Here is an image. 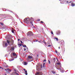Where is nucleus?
I'll return each instance as SVG.
<instances>
[{
	"instance_id": "5",
	"label": "nucleus",
	"mask_w": 75,
	"mask_h": 75,
	"mask_svg": "<svg viewBox=\"0 0 75 75\" xmlns=\"http://www.w3.org/2000/svg\"><path fill=\"white\" fill-rule=\"evenodd\" d=\"M60 32H61L60 31H59V30L57 31V35H59V34H60Z\"/></svg>"
},
{
	"instance_id": "37",
	"label": "nucleus",
	"mask_w": 75,
	"mask_h": 75,
	"mask_svg": "<svg viewBox=\"0 0 75 75\" xmlns=\"http://www.w3.org/2000/svg\"><path fill=\"white\" fill-rule=\"evenodd\" d=\"M10 69H7V70H8V71H9V70Z\"/></svg>"
},
{
	"instance_id": "41",
	"label": "nucleus",
	"mask_w": 75,
	"mask_h": 75,
	"mask_svg": "<svg viewBox=\"0 0 75 75\" xmlns=\"http://www.w3.org/2000/svg\"><path fill=\"white\" fill-rule=\"evenodd\" d=\"M18 41H20V39H18Z\"/></svg>"
},
{
	"instance_id": "49",
	"label": "nucleus",
	"mask_w": 75,
	"mask_h": 75,
	"mask_svg": "<svg viewBox=\"0 0 75 75\" xmlns=\"http://www.w3.org/2000/svg\"><path fill=\"white\" fill-rule=\"evenodd\" d=\"M71 3V2H69V3Z\"/></svg>"
},
{
	"instance_id": "27",
	"label": "nucleus",
	"mask_w": 75,
	"mask_h": 75,
	"mask_svg": "<svg viewBox=\"0 0 75 75\" xmlns=\"http://www.w3.org/2000/svg\"><path fill=\"white\" fill-rule=\"evenodd\" d=\"M55 59H55V58H54V62H55Z\"/></svg>"
},
{
	"instance_id": "47",
	"label": "nucleus",
	"mask_w": 75,
	"mask_h": 75,
	"mask_svg": "<svg viewBox=\"0 0 75 75\" xmlns=\"http://www.w3.org/2000/svg\"><path fill=\"white\" fill-rule=\"evenodd\" d=\"M66 3H68V1H67L66 2Z\"/></svg>"
},
{
	"instance_id": "22",
	"label": "nucleus",
	"mask_w": 75,
	"mask_h": 75,
	"mask_svg": "<svg viewBox=\"0 0 75 75\" xmlns=\"http://www.w3.org/2000/svg\"><path fill=\"white\" fill-rule=\"evenodd\" d=\"M29 23H30V24H32V25H33V22H32V21H30L29 22Z\"/></svg>"
},
{
	"instance_id": "23",
	"label": "nucleus",
	"mask_w": 75,
	"mask_h": 75,
	"mask_svg": "<svg viewBox=\"0 0 75 75\" xmlns=\"http://www.w3.org/2000/svg\"><path fill=\"white\" fill-rule=\"evenodd\" d=\"M40 42V43H41L42 42V41L40 40V41H38V42Z\"/></svg>"
},
{
	"instance_id": "34",
	"label": "nucleus",
	"mask_w": 75,
	"mask_h": 75,
	"mask_svg": "<svg viewBox=\"0 0 75 75\" xmlns=\"http://www.w3.org/2000/svg\"><path fill=\"white\" fill-rule=\"evenodd\" d=\"M24 51H26V49H25V48H24Z\"/></svg>"
},
{
	"instance_id": "7",
	"label": "nucleus",
	"mask_w": 75,
	"mask_h": 75,
	"mask_svg": "<svg viewBox=\"0 0 75 75\" xmlns=\"http://www.w3.org/2000/svg\"><path fill=\"white\" fill-rule=\"evenodd\" d=\"M11 44L13 45L14 43V40H13L12 39H11Z\"/></svg>"
},
{
	"instance_id": "44",
	"label": "nucleus",
	"mask_w": 75,
	"mask_h": 75,
	"mask_svg": "<svg viewBox=\"0 0 75 75\" xmlns=\"http://www.w3.org/2000/svg\"><path fill=\"white\" fill-rule=\"evenodd\" d=\"M0 68H2V67H0Z\"/></svg>"
},
{
	"instance_id": "24",
	"label": "nucleus",
	"mask_w": 75,
	"mask_h": 75,
	"mask_svg": "<svg viewBox=\"0 0 75 75\" xmlns=\"http://www.w3.org/2000/svg\"><path fill=\"white\" fill-rule=\"evenodd\" d=\"M0 24L1 25H4V24L3 23H1Z\"/></svg>"
},
{
	"instance_id": "1",
	"label": "nucleus",
	"mask_w": 75,
	"mask_h": 75,
	"mask_svg": "<svg viewBox=\"0 0 75 75\" xmlns=\"http://www.w3.org/2000/svg\"><path fill=\"white\" fill-rule=\"evenodd\" d=\"M29 18H25V19L23 20L24 22H25L26 23H29Z\"/></svg>"
},
{
	"instance_id": "54",
	"label": "nucleus",
	"mask_w": 75,
	"mask_h": 75,
	"mask_svg": "<svg viewBox=\"0 0 75 75\" xmlns=\"http://www.w3.org/2000/svg\"><path fill=\"white\" fill-rule=\"evenodd\" d=\"M40 20H39V21H40Z\"/></svg>"
},
{
	"instance_id": "15",
	"label": "nucleus",
	"mask_w": 75,
	"mask_h": 75,
	"mask_svg": "<svg viewBox=\"0 0 75 75\" xmlns=\"http://www.w3.org/2000/svg\"><path fill=\"white\" fill-rule=\"evenodd\" d=\"M6 41H7V43L8 44H10V41H9L8 40H7Z\"/></svg>"
},
{
	"instance_id": "8",
	"label": "nucleus",
	"mask_w": 75,
	"mask_h": 75,
	"mask_svg": "<svg viewBox=\"0 0 75 75\" xmlns=\"http://www.w3.org/2000/svg\"><path fill=\"white\" fill-rule=\"evenodd\" d=\"M23 65H27V63L25 62H23Z\"/></svg>"
},
{
	"instance_id": "48",
	"label": "nucleus",
	"mask_w": 75,
	"mask_h": 75,
	"mask_svg": "<svg viewBox=\"0 0 75 75\" xmlns=\"http://www.w3.org/2000/svg\"><path fill=\"white\" fill-rule=\"evenodd\" d=\"M37 57H38V55H37Z\"/></svg>"
},
{
	"instance_id": "11",
	"label": "nucleus",
	"mask_w": 75,
	"mask_h": 75,
	"mask_svg": "<svg viewBox=\"0 0 75 75\" xmlns=\"http://www.w3.org/2000/svg\"><path fill=\"white\" fill-rule=\"evenodd\" d=\"M13 56H14V57H17V55H16V53H13Z\"/></svg>"
},
{
	"instance_id": "10",
	"label": "nucleus",
	"mask_w": 75,
	"mask_h": 75,
	"mask_svg": "<svg viewBox=\"0 0 75 75\" xmlns=\"http://www.w3.org/2000/svg\"><path fill=\"white\" fill-rule=\"evenodd\" d=\"M71 5L72 7H74L75 6V4L72 3Z\"/></svg>"
},
{
	"instance_id": "13",
	"label": "nucleus",
	"mask_w": 75,
	"mask_h": 75,
	"mask_svg": "<svg viewBox=\"0 0 75 75\" xmlns=\"http://www.w3.org/2000/svg\"><path fill=\"white\" fill-rule=\"evenodd\" d=\"M25 73H26L25 75H27V74H28L27 73V70H25Z\"/></svg>"
},
{
	"instance_id": "28",
	"label": "nucleus",
	"mask_w": 75,
	"mask_h": 75,
	"mask_svg": "<svg viewBox=\"0 0 75 75\" xmlns=\"http://www.w3.org/2000/svg\"><path fill=\"white\" fill-rule=\"evenodd\" d=\"M23 47H26V45H25L23 46Z\"/></svg>"
},
{
	"instance_id": "40",
	"label": "nucleus",
	"mask_w": 75,
	"mask_h": 75,
	"mask_svg": "<svg viewBox=\"0 0 75 75\" xmlns=\"http://www.w3.org/2000/svg\"><path fill=\"white\" fill-rule=\"evenodd\" d=\"M7 69H5V71H7Z\"/></svg>"
},
{
	"instance_id": "53",
	"label": "nucleus",
	"mask_w": 75,
	"mask_h": 75,
	"mask_svg": "<svg viewBox=\"0 0 75 75\" xmlns=\"http://www.w3.org/2000/svg\"><path fill=\"white\" fill-rule=\"evenodd\" d=\"M57 59V60H58V59Z\"/></svg>"
},
{
	"instance_id": "6",
	"label": "nucleus",
	"mask_w": 75,
	"mask_h": 75,
	"mask_svg": "<svg viewBox=\"0 0 75 75\" xmlns=\"http://www.w3.org/2000/svg\"><path fill=\"white\" fill-rule=\"evenodd\" d=\"M14 50V48L13 47H11L10 49V50L11 51H13Z\"/></svg>"
},
{
	"instance_id": "39",
	"label": "nucleus",
	"mask_w": 75,
	"mask_h": 75,
	"mask_svg": "<svg viewBox=\"0 0 75 75\" xmlns=\"http://www.w3.org/2000/svg\"><path fill=\"white\" fill-rule=\"evenodd\" d=\"M50 46H51V45H48V47H50Z\"/></svg>"
},
{
	"instance_id": "18",
	"label": "nucleus",
	"mask_w": 75,
	"mask_h": 75,
	"mask_svg": "<svg viewBox=\"0 0 75 75\" xmlns=\"http://www.w3.org/2000/svg\"><path fill=\"white\" fill-rule=\"evenodd\" d=\"M45 63H44L43 64V68H45V66H45Z\"/></svg>"
},
{
	"instance_id": "25",
	"label": "nucleus",
	"mask_w": 75,
	"mask_h": 75,
	"mask_svg": "<svg viewBox=\"0 0 75 75\" xmlns=\"http://www.w3.org/2000/svg\"><path fill=\"white\" fill-rule=\"evenodd\" d=\"M11 31H12V32L13 33H14V30H12Z\"/></svg>"
},
{
	"instance_id": "12",
	"label": "nucleus",
	"mask_w": 75,
	"mask_h": 75,
	"mask_svg": "<svg viewBox=\"0 0 75 75\" xmlns=\"http://www.w3.org/2000/svg\"><path fill=\"white\" fill-rule=\"evenodd\" d=\"M14 59H9V61H13Z\"/></svg>"
},
{
	"instance_id": "33",
	"label": "nucleus",
	"mask_w": 75,
	"mask_h": 75,
	"mask_svg": "<svg viewBox=\"0 0 75 75\" xmlns=\"http://www.w3.org/2000/svg\"><path fill=\"white\" fill-rule=\"evenodd\" d=\"M51 33L52 34H53V32H52V31Z\"/></svg>"
},
{
	"instance_id": "4",
	"label": "nucleus",
	"mask_w": 75,
	"mask_h": 75,
	"mask_svg": "<svg viewBox=\"0 0 75 75\" xmlns=\"http://www.w3.org/2000/svg\"><path fill=\"white\" fill-rule=\"evenodd\" d=\"M42 73H40L39 72H38L36 73L35 74V75H42Z\"/></svg>"
},
{
	"instance_id": "29",
	"label": "nucleus",
	"mask_w": 75,
	"mask_h": 75,
	"mask_svg": "<svg viewBox=\"0 0 75 75\" xmlns=\"http://www.w3.org/2000/svg\"><path fill=\"white\" fill-rule=\"evenodd\" d=\"M46 59H44L43 60V62H46Z\"/></svg>"
},
{
	"instance_id": "14",
	"label": "nucleus",
	"mask_w": 75,
	"mask_h": 75,
	"mask_svg": "<svg viewBox=\"0 0 75 75\" xmlns=\"http://www.w3.org/2000/svg\"><path fill=\"white\" fill-rule=\"evenodd\" d=\"M54 39H56V41H58V38H54Z\"/></svg>"
},
{
	"instance_id": "38",
	"label": "nucleus",
	"mask_w": 75,
	"mask_h": 75,
	"mask_svg": "<svg viewBox=\"0 0 75 75\" xmlns=\"http://www.w3.org/2000/svg\"><path fill=\"white\" fill-rule=\"evenodd\" d=\"M55 52L56 53H58V52H57V51H55Z\"/></svg>"
},
{
	"instance_id": "52",
	"label": "nucleus",
	"mask_w": 75,
	"mask_h": 75,
	"mask_svg": "<svg viewBox=\"0 0 75 75\" xmlns=\"http://www.w3.org/2000/svg\"><path fill=\"white\" fill-rule=\"evenodd\" d=\"M56 59H58L57 58H56Z\"/></svg>"
},
{
	"instance_id": "26",
	"label": "nucleus",
	"mask_w": 75,
	"mask_h": 75,
	"mask_svg": "<svg viewBox=\"0 0 75 75\" xmlns=\"http://www.w3.org/2000/svg\"><path fill=\"white\" fill-rule=\"evenodd\" d=\"M36 69L37 71H38L39 70V69L38 67H36Z\"/></svg>"
},
{
	"instance_id": "21",
	"label": "nucleus",
	"mask_w": 75,
	"mask_h": 75,
	"mask_svg": "<svg viewBox=\"0 0 75 75\" xmlns=\"http://www.w3.org/2000/svg\"><path fill=\"white\" fill-rule=\"evenodd\" d=\"M40 23H42V24H44V22L42 21H41L40 22Z\"/></svg>"
},
{
	"instance_id": "51",
	"label": "nucleus",
	"mask_w": 75,
	"mask_h": 75,
	"mask_svg": "<svg viewBox=\"0 0 75 75\" xmlns=\"http://www.w3.org/2000/svg\"><path fill=\"white\" fill-rule=\"evenodd\" d=\"M55 72L53 73V74H55Z\"/></svg>"
},
{
	"instance_id": "45",
	"label": "nucleus",
	"mask_w": 75,
	"mask_h": 75,
	"mask_svg": "<svg viewBox=\"0 0 75 75\" xmlns=\"http://www.w3.org/2000/svg\"><path fill=\"white\" fill-rule=\"evenodd\" d=\"M26 50H28V48H26Z\"/></svg>"
},
{
	"instance_id": "17",
	"label": "nucleus",
	"mask_w": 75,
	"mask_h": 75,
	"mask_svg": "<svg viewBox=\"0 0 75 75\" xmlns=\"http://www.w3.org/2000/svg\"><path fill=\"white\" fill-rule=\"evenodd\" d=\"M5 45L6 47H7V46H8V44H7V43H5Z\"/></svg>"
},
{
	"instance_id": "43",
	"label": "nucleus",
	"mask_w": 75,
	"mask_h": 75,
	"mask_svg": "<svg viewBox=\"0 0 75 75\" xmlns=\"http://www.w3.org/2000/svg\"><path fill=\"white\" fill-rule=\"evenodd\" d=\"M16 74H17V75H19V74H18L16 73Z\"/></svg>"
},
{
	"instance_id": "32",
	"label": "nucleus",
	"mask_w": 75,
	"mask_h": 75,
	"mask_svg": "<svg viewBox=\"0 0 75 75\" xmlns=\"http://www.w3.org/2000/svg\"><path fill=\"white\" fill-rule=\"evenodd\" d=\"M35 41H36V42H38V40H36Z\"/></svg>"
},
{
	"instance_id": "35",
	"label": "nucleus",
	"mask_w": 75,
	"mask_h": 75,
	"mask_svg": "<svg viewBox=\"0 0 75 75\" xmlns=\"http://www.w3.org/2000/svg\"><path fill=\"white\" fill-rule=\"evenodd\" d=\"M27 61H29V59L28 58L27 59Z\"/></svg>"
},
{
	"instance_id": "16",
	"label": "nucleus",
	"mask_w": 75,
	"mask_h": 75,
	"mask_svg": "<svg viewBox=\"0 0 75 75\" xmlns=\"http://www.w3.org/2000/svg\"><path fill=\"white\" fill-rule=\"evenodd\" d=\"M18 45L19 46V47H20V46H21V45H22V44H20V43L18 44Z\"/></svg>"
},
{
	"instance_id": "9",
	"label": "nucleus",
	"mask_w": 75,
	"mask_h": 75,
	"mask_svg": "<svg viewBox=\"0 0 75 75\" xmlns=\"http://www.w3.org/2000/svg\"><path fill=\"white\" fill-rule=\"evenodd\" d=\"M28 58H29V59H32L33 57L32 56H31L29 55L28 56Z\"/></svg>"
},
{
	"instance_id": "46",
	"label": "nucleus",
	"mask_w": 75,
	"mask_h": 75,
	"mask_svg": "<svg viewBox=\"0 0 75 75\" xmlns=\"http://www.w3.org/2000/svg\"><path fill=\"white\" fill-rule=\"evenodd\" d=\"M23 70H24V71H25V69H23Z\"/></svg>"
},
{
	"instance_id": "30",
	"label": "nucleus",
	"mask_w": 75,
	"mask_h": 75,
	"mask_svg": "<svg viewBox=\"0 0 75 75\" xmlns=\"http://www.w3.org/2000/svg\"><path fill=\"white\" fill-rule=\"evenodd\" d=\"M41 68H42V64H41Z\"/></svg>"
},
{
	"instance_id": "19",
	"label": "nucleus",
	"mask_w": 75,
	"mask_h": 75,
	"mask_svg": "<svg viewBox=\"0 0 75 75\" xmlns=\"http://www.w3.org/2000/svg\"><path fill=\"white\" fill-rule=\"evenodd\" d=\"M57 65H60V64H61V63L58 62L57 63Z\"/></svg>"
},
{
	"instance_id": "36",
	"label": "nucleus",
	"mask_w": 75,
	"mask_h": 75,
	"mask_svg": "<svg viewBox=\"0 0 75 75\" xmlns=\"http://www.w3.org/2000/svg\"><path fill=\"white\" fill-rule=\"evenodd\" d=\"M21 43H22V44L23 43V42H22V41H21Z\"/></svg>"
},
{
	"instance_id": "2",
	"label": "nucleus",
	"mask_w": 75,
	"mask_h": 75,
	"mask_svg": "<svg viewBox=\"0 0 75 75\" xmlns=\"http://www.w3.org/2000/svg\"><path fill=\"white\" fill-rule=\"evenodd\" d=\"M28 35L29 36V35H33V33L31 31H29L28 32Z\"/></svg>"
},
{
	"instance_id": "3",
	"label": "nucleus",
	"mask_w": 75,
	"mask_h": 75,
	"mask_svg": "<svg viewBox=\"0 0 75 75\" xmlns=\"http://www.w3.org/2000/svg\"><path fill=\"white\" fill-rule=\"evenodd\" d=\"M29 18V22L30 21H34V19H33V18Z\"/></svg>"
},
{
	"instance_id": "31",
	"label": "nucleus",
	"mask_w": 75,
	"mask_h": 75,
	"mask_svg": "<svg viewBox=\"0 0 75 75\" xmlns=\"http://www.w3.org/2000/svg\"><path fill=\"white\" fill-rule=\"evenodd\" d=\"M8 71H9L10 72H11V69H9V70Z\"/></svg>"
},
{
	"instance_id": "20",
	"label": "nucleus",
	"mask_w": 75,
	"mask_h": 75,
	"mask_svg": "<svg viewBox=\"0 0 75 75\" xmlns=\"http://www.w3.org/2000/svg\"><path fill=\"white\" fill-rule=\"evenodd\" d=\"M48 62L49 64H51V62H50V60H48Z\"/></svg>"
},
{
	"instance_id": "42",
	"label": "nucleus",
	"mask_w": 75,
	"mask_h": 75,
	"mask_svg": "<svg viewBox=\"0 0 75 75\" xmlns=\"http://www.w3.org/2000/svg\"><path fill=\"white\" fill-rule=\"evenodd\" d=\"M59 49H60V47H59Z\"/></svg>"
},
{
	"instance_id": "50",
	"label": "nucleus",
	"mask_w": 75,
	"mask_h": 75,
	"mask_svg": "<svg viewBox=\"0 0 75 75\" xmlns=\"http://www.w3.org/2000/svg\"><path fill=\"white\" fill-rule=\"evenodd\" d=\"M57 60V61H58V62L59 61H58V59Z\"/></svg>"
}]
</instances>
